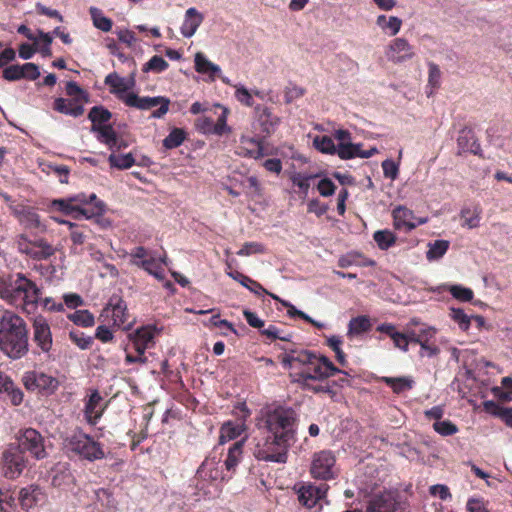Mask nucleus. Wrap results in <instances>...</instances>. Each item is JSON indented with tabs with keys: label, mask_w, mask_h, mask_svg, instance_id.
Returning <instances> with one entry per match:
<instances>
[{
	"label": "nucleus",
	"mask_w": 512,
	"mask_h": 512,
	"mask_svg": "<svg viewBox=\"0 0 512 512\" xmlns=\"http://www.w3.org/2000/svg\"><path fill=\"white\" fill-rule=\"evenodd\" d=\"M281 363L288 369H300L295 374L297 383L324 381L338 373L347 375V372L337 368L328 357L306 349H285Z\"/></svg>",
	"instance_id": "nucleus-1"
},
{
	"label": "nucleus",
	"mask_w": 512,
	"mask_h": 512,
	"mask_svg": "<svg viewBox=\"0 0 512 512\" xmlns=\"http://www.w3.org/2000/svg\"><path fill=\"white\" fill-rule=\"evenodd\" d=\"M41 295V288L24 273L0 276V298L9 305L33 313L38 307Z\"/></svg>",
	"instance_id": "nucleus-2"
},
{
	"label": "nucleus",
	"mask_w": 512,
	"mask_h": 512,
	"mask_svg": "<svg viewBox=\"0 0 512 512\" xmlns=\"http://www.w3.org/2000/svg\"><path fill=\"white\" fill-rule=\"evenodd\" d=\"M109 86L110 93L117 96L126 106L139 110H149L158 105L160 107L151 113L152 118H162L169 110L170 100L163 96L140 97L134 92L126 93L135 86V73H131L128 79L120 77L116 72L108 74L104 79Z\"/></svg>",
	"instance_id": "nucleus-3"
},
{
	"label": "nucleus",
	"mask_w": 512,
	"mask_h": 512,
	"mask_svg": "<svg viewBox=\"0 0 512 512\" xmlns=\"http://www.w3.org/2000/svg\"><path fill=\"white\" fill-rule=\"evenodd\" d=\"M0 351L12 360L21 359L29 351L27 324L13 311H4L0 318Z\"/></svg>",
	"instance_id": "nucleus-4"
},
{
	"label": "nucleus",
	"mask_w": 512,
	"mask_h": 512,
	"mask_svg": "<svg viewBox=\"0 0 512 512\" xmlns=\"http://www.w3.org/2000/svg\"><path fill=\"white\" fill-rule=\"evenodd\" d=\"M105 205L95 193H79L67 198L54 199L48 204L50 212H60L74 219H91L104 213Z\"/></svg>",
	"instance_id": "nucleus-5"
},
{
	"label": "nucleus",
	"mask_w": 512,
	"mask_h": 512,
	"mask_svg": "<svg viewBox=\"0 0 512 512\" xmlns=\"http://www.w3.org/2000/svg\"><path fill=\"white\" fill-rule=\"evenodd\" d=\"M264 422L270 435L292 445L296 442L297 416L293 409L277 407L267 413Z\"/></svg>",
	"instance_id": "nucleus-6"
},
{
	"label": "nucleus",
	"mask_w": 512,
	"mask_h": 512,
	"mask_svg": "<svg viewBox=\"0 0 512 512\" xmlns=\"http://www.w3.org/2000/svg\"><path fill=\"white\" fill-rule=\"evenodd\" d=\"M195 478L196 487L199 490H205L209 484L231 479L222 462V452H218L216 448L213 449L197 469Z\"/></svg>",
	"instance_id": "nucleus-7"
},
{
	"label": "nucleus",
	"mask_w": 512,
	"mask_h": 512,
	"mask_svg": "<svg viewBox=\"0 0 512 512\" xmlns=\"http://www.w3.org/2000/svg\"><path fill=\"white\" fill-rule=\"evenodd\" d=\"M291 446L292 444L288 442H283L275 436L268 435L257 442L253 454L256 459L261 461L286 463Z\"/></svg>",
	"instance_id": "nucleus-8"
},
{
	"label": "nucleus",
	"mask_w": 512,
	"mask_h": 512,
	"mask_svg": "<svg viewBox=\"0 0 512 512\" xmlns=\"http://www.w3.org/2000/svg\"><path fill=\"white\" fill-rule=\"evenodd\" d=\"M65 447L79 455L81 458L95 461L103 459L105 456L102 445L95 441L91 436L79 431L75 432L65 440Z\"/></svg>",
	"instance_id": "nucleus-9"
},
{
	"label": "nucleus",
	"mask_w": 512,
	"mask_h": 512,
	"mask_svg": "<svg viewBox=\"0 0 512 512\" xmlns=\"http://www.w3.org/2000/svg\"><path fill=\"white\" fill-rule=\"evenodd\" d=\"M16 245L21 254L35 261L46 260L55 253L54 247L45 238L34 237L32 239L26 233L17 236Z\"/></svg>",
	"instance_id": "nucleus-10"
},
{
	"label": "nucleus",
	"mask_w": 512,
	"mask_h": 512,
	"mask_svg": "<svg viewBox=\"0 0 512 512\" xmlns=\"http://www.w3.org/2000/svg\"><path fill=\"white\" fill-rule=\"evenodd\" d=\"M99 320L112 327L128 330L131 326L126 302L119 296L113 295L103 308Z\"/></svg>",
	"instance_id": "nucleus-11"
},
{
	"label": "nucleus",
	"mask_w": 512,
	"mask_h": 512,
	"mask_svg": "<svg viewBox=\"0 0 512 512\" xmlns=\"http://www.w3.org/2000/svg\"><path fill=\"white\" fill-rule=\"evenodd\" d=\"M336 457L330 450H322L313 455L310 473L321 480L334 479L337 476Z\"/></svg>",
	"instance_id": "nucleus-12"
},
{
	"label": "nucleus",
	"mask_w": 512,
	"mask_h": 512,
	"mask_svg": "<svg viewBox=\"0 0 512 512\" xmlns=\"http://www.w3.org/2000/svg\"><path fill=\"white\" fill-rule=\"evenodd\" d=\"M27 466L24 453L16 445H9L2 454V473L8 479L18 478Z\"/></svg>",
	"instance_id": "nucleus-13"
},
{
	"label": "nucleus",
	"mask_w": 512,
	"mask_h": 512,
	"mask_svg": "<svg viewBox=\"0 0 512 512\" xmlns=\"http://www.w3.org/2000/svg\"><path fill=\"white\" fill-rule=\"evenodd\" d=\"M365 512H407V504L392 492H380L367 501Z\"/></svg>",
	"instance_id": "nucleus-14"
},
{
	"label": "nucleus",
	"mask_w": 512,
	"mask_h": 512,
	"mask_svg": "<svg viewBox=\"0 0 512 512\" xmlns=\"http://www.w3.org/2000/svg\"><path fill=\"white\" fill-rule=\"evenodd\" d=\"M22 382L27 390L38 391L46 395L53 394L59 386L57 378L35 370L25 372Z\"/></svg>",
	"instance_id": "nucleus-15"
},
{
	"label": "nucleus",
	"mask_w": 512,
	"mask_h": 512,
	"mask_svg": "<svg viewBox=\"0 0 512 512\" xmlns=\"http://www.w3.org/2000/svg\"><path fill=\"white\" fill-rule=\"evenodd\" d=\"M16 447H19L22 453L29 452L37 460L47 455L43 436L33 428H27L21 433Z\"/></svg>",
	"instance_id": "nucleus-16"
},
{
	"label": "nucleus",
	"mask_w": 512,
	"mask_h": 512,
	"mask_svg": "<svg viewBox=\"0 0 512 512\" xmlns=\"http://www.w3.org/2000/svg\"><path fill=\"white\" fill-rule=\"evenodd\" d=\"M215 109L221 110L216 122L209 116H201L196 119L195 127L200 133L221 136L230 132V128L227 125L228 110L219 104L215 105Z\"/></svg>",
	"instance_id": "nucleus-17"
},
{
	"label": "nucleus",
	"mask_w": 512,
	"mask_h": 512,
	"mask_svg": "<svg viewBox=\"0 0 512 512\" xmlns=\"http://www.w3.org/2000/svg\"><path fill=\"white\" fill-rule=\"evenodd\" d=\"M255 114L256 119L253 123V129L257 136L266 138L276 131L280 118L274 115L269 108L257 106Z\"/></svg>",
	"instance_id": "nucleus-18"
},
{
	"label": "nucleus",
	"mask_w": 512,
	"mask_h": 512,
	"mask_svg": "<svg viewBox=\"0 0 512 512\" xmlns=\"http://www.w3.org/2000/svg\"><path fill=\"white\" fill-rule=\"evenodd\" d=\"M33 342L43 354H49L53 348V337L50 325L45 317L39 315L32 323Z\"/></svg>",
	"instance_id": "nucleus-19"
},
{
	"label": "nucleus",
	"mask_w": 512,
	"mask_h": 512,
	"mask_svg": "<svg viewBox=\"0 0 512 512\" xmlns=\"http://www.w3.org/2000/svg\"><path fill=\"white\" fill-rule=\"evenodd\" d=\"M9 208L12 215L19 221L24 229H45V226L41 223L39 214L34 208L14 202L9 205Z\"/></svg>",
	"instance_id": "nucleus-20"
},
{
	"label": "nucleus",
	"mask_w": 512,
	"mask_h": 512,
	"mask_svg": "<svg viewBox=\"0 0 512 512\" xmlns=\"http://www.w3.org/2000/svg\"><path fill=\"white\" fill-rule=\"evenodd\" d=\"M385 55L389 61L398 64L412 59L415 52L413 46L405 38L399 37L390 42Z\"/></svg>",
	"instance_id": "nucleus-21"
},
{
	"label": "nucleus",
	"mask_w": 512,
	"mask_h": 512,
	"mask_svg": "<svg viewBox=\"0 0 512 512\" xmlns=\"http://www.w3.org/2000/svg\"><path fill=\"white\" fill-rule=\"evenodd\" d=\"M328 491L327 484L314 485L306 483L298 489L299 503L309 509L315 507L318 502L326 496Z\"/></svg>",
	"instance_id": "nucleus-22"
},
{
	"label": "nucleus",
	"mask_w": 512,
	"mask_h": 512,
	"mask_svg": "<svg viewBox=\"0 0 512 512\" xmlns=\"http://www.w3.org/2000/svg\"><path fill=\"white\" fill-rule=\"evenodd\" d=\"M131 346L138 354H145V351L154 346L155 328L153 326H142L129 334Z\"/></svg>",
	"instance_id": "nucleus-23"
},
{
	"label": "nucleus",
	"mask_w": 512,
	"mask_h": 512,
	"mask_svg": "<svg viewBox=\"0 0 512 512\" xmlns=\"http://www.w3.org/2000/svg\"><path fill=\"white\" fill-rule=\"evenodd\" d=\"M245 442L246 438H241L234 442L228 449L226 459L224 461L222 460L225 470L231 475V477L235 473L239 463L242 461Z\"/></svg>",
	"instance_id": "nucleus-24"
},
{
	"label": "nucleus",
	"mask_w": 512,
	"mask_h": 512,
	"mask_svg": "<svg viewBox=\"0 0 512 512\" xmlns=\"http://www.w3.org/2000/svg\"><path fill=\"white\" fill-rule=\"evenodd\" d=\"M392 217L394 228L397 230L408 232L416 227V224L413 222L414 214L412 210L404 206L400 205L394 208Z\"/></svg>",
	"instance_id": "nucleus-25"
},
{
	"label": "nucleus",
	"mask_w": 512,
	"mask_h": 512,
	"mask_svg": "<svg viewBox=\"0 0 512 512\" xmlns=\"http://www.w3.org/2000/svg\"><path fill=\"white\" fill-rule=\"evenodd\" d=\"M377 150L372 148L370 150L362 151L361 144H353L351 142L348 143H339L336 148V154L340 159L348 160L356 157L360 158H370L372 157Z\"/></svg>",
	"instance_id": "nucleus-26"
},
{
	"label": "nucleus",
	"mask_w": 512,
	"mask_h": 512,
	"mask_svg": "<svg viewBox=\"0 0 512 512\" xmlns=\"http://www.w3.org/2000/svg\"><path fill=\"white\" fill-rule=\"evenodd\" d=\"M103 398L97 390H94L85 403V418L91 425H95L103 414L101 402Z\"/></svg>",
	"instance_id": "nucleus-27"
},
{
	"label": "nucleus",
	"mask_w": 512,
	"mask_h": 512,
	"mask_svg": "<svg viewBox=\"0 0 512 512\" xmlns=\"http://www.w3.org/2000/svg\"><path fill=\"white\" fill-rule=\"evenodd\" d=\"M204 16L196 8L191 7L186 10L185 18L181 26V34L185 38L192 37L199 26L202 24Z\"/></svg>",
	"instance_id": "nucleus-28"
},
{
	"label": "nucleus",
	"mask_w": 512,
	"mask_h": 512,
	"mask_svg": "<svg viewBox=\"0 0 512 512\" xmlns=\"http://www.w3.org/2000/svg\"><path fill=\"white\" fill-rule=\"evenodd\" d=\"M53 109L61 114L69 115L74 118L80 117L84 113V106L82 103H78V99L58 97L53 102Z\"/></svg>",
	"instance_id": "nucleus-29"
},
{
	"label": "nucleus",
	"mask_w": 512,
	"mask_h": 512,
	"mask_svg": "<svg viewBox=\"0 0 512 512\" xmlns=\"http://www.w3.org/2000/svg\"><path fill=\"white\" fill-rule=\"evenodd\" d=\"M457 145L462 152L481 155V146L472 129L464 128L460 131L457 139Z\"/></svg>",
	"instance_id": "nucleus-30"
},
{
	"label": "nucleus",
	"mask_w": 512,
	"mask_h": 512,
	"mask_svg": "<svg viewBox=\"0 0 512 512\" xmlns=\"http://www.w3.org/2000/svg\"><path fill=\"white\" fill-rule=\"evenodd\" d=\"M229 271H226V274L239 282L242 286L247 288L249 291L254 293L256 296L260 297L264 295V293H268V291L256 280L250 278L249 276L237 271L231 270V265L227 264Z\"/></svg>",
	"instance_id": "nucleus-31"
},
{
	"label": "nucleus",
	"mask_w": 512,
	"mask_h": 512,
	"mask_svg": "<svg viewBox=\"0 0 512 512\" xmlns=\"http://www.w3.org/2000/svg\"><path fill=\"white\" fill-rule=\"evenodd\" d=\"M55 221L59 224L67 225L70 230V238L73 245H83L85 241L89 238V235L92 231L85 225H78L76 223L70 222L68 220L54 218Z\"/></svg>",
	"instance_id": "nucleus-32"
},
{
	"label": "nucleus",
	"mask_w": 512,
	"mask_h": 512,
	"mask_svg": "<svg viewBox=\"0 0 512 512\" xmlns=\"http://www.w3.org/2000/svg\"><path fill=\"white\" fill-rule=\"evenodd\" d=\"M194 63L195 70L200 74L208 75L211 81H214L221 73L220 67L208 60L201 52L196 53Z\"/></svg>",
	"instance_id": "nucleus-33"
},
{
	"label": "nucleus",
	"mask_w": 512,
	"mask_h": 512,
	"mask_svg": "<svg viewBox=\"0 0 512 512\" xmlns=\"http://www.w3.org/2000/svg\"><path fill=\"white\" fill-rule=\"evenodd\" d=\"M43 495L41 488L38 486H28L22 488L19 492V501L23 509L28 510L36 505Z\"/></svg>",
	"instance_id": "nucleus-34"
},
{
	"label": "nucleus",
	"mask_w": 512,
	"mask_h": 512,
	"mask_svg": "<svg viewBox=\"0 0 512 512\" xmlns=\"http://www.w3.org/2000/svg\"><path fill=\"white\" fill-rule=\"evenodd\" d=\"M483 410L499 417L509 427L512 424V407H502L493 400H487L483 402Z\"/></svg>",
	"instance_id": "nucleus-35"
},
{
	"label": "nucleus",
	"mask_w": 512,
	"mask_h": 512,
	"mask_svg": "<svg viewBox=\"0 0 512 512\" xmlns=\"http://www.w3.org/2000/svg\"><path fill=\"white\" fill-rule=\"evenodd\" d=\"M482 209L479 205L465 207L460 212L462 226L473 229L479 226L481 219Z\"/></svg>",
	"instance_id": "nucleus-36"
},
{
	"label": "nucleus",
	"mask_w": 512,
	"mask_h": 512,
	"mask_svg": "<svg viewBox=\"0 0 512 512\" xmlns=\"http://www.w3.org/2000/svg\"><path fill=\"white\" fill-rule=\"evenodd\" d=\"M244 429L245 427L243 423H234L232 421L224 423L220 429V444L238 438L244 432Z\"/></svg>",
	"instance_id": "nucleus-37"
},
{
	"label": "nucleus",
	"mask_w": 512,
	"mask_h": 512,
	"mask_svg": "<svg viewBox=\"0 0 512 512\" xmlns=\"http://www.w3.org/2000/svg\"><path fill=\"white\" fill-rule=\"evenodd\" d=\"M91 131L98 133V140L109 148H114L117 145V134L110 124L100 127L91 126Z\"/></svg>",
	"instance_id": "nucleus-38"
},
{
	"label": "nucleus",
	"mask_w": 512,
	"mask_h": 512,
	"mask_svg": "<svg viewBox=\"0 0 512 512\" xmlns=\"http://www.w3.org/2000/svg\"><path fill=\"white\" fill-rule=\"evenodd\" d=\"M376 24L390 36H395L401 29L402 20L396 16L387 18L385 15H379Z\"/></svg>",
	"instance_id": "nucleus-39"
},
{
	"label": "nucleus",
	"mask_w": 512,
	"mask_h": 512,
	"mask_svg": "<svg viewBox=\"0 0 512 512\" xmlns=\"http://www.w3.org/2000/svg\"><path fill=\"white\" fill-rule=\"evenodd\" d=\"M112 118V113L103 106H94L90 109L88 119L92 122V126L100 127L107 125L106 123Z\"/></svg>",
	"instance_id": "nucleus-40"
},
{
	"label": "nucleus",
	"mask_w": 512,
	"mask_h": 512,
	"mask_svg": "<svg viewBox=\"0 0 512 512\" xmlns=\"http://www.w3.org/2000/svg\"><path fill=\"white\" fill-rule=\"evenodd\" d=\"M382 381L396 394L412 389L414 383L413 380L408 377H383Z\"/></svg>",
	"instance_id": "nucleus-41"
},
{
	"label": "nucleus",
	"mask_w": 512,
	"mask_h": 512,
	"mask_svg": "<svg viewBox=\"0 0 512 512\" xmlns=\"http://www.w3.org/2000/svg\"><path fill=\"white\" fill-rule=\"evenodd\" d=\"M89 13L91 15L93 25L97 29L103 32H109L112 29L113 21L110 18L106 17L100 9L96 7H91L89 9Z\"/></svg>",
	"instance_id": "nucleus-42"
},
{
	"label": "nucleus",
	"mask_w": 512,
	"mask_h": 512,
	"mask_svg": "<svg viewBox=\"0 0 512 512\" xmlns=\"http://www.w3.org/2000/svg\"><path fill=\"white\" fill-rule=\"evenodd\" d=\"M67 317L77 326L92 327L95 324L94 315L89 310H76Z\"/></svg>",
	"instance_id": "nucleus-43"
},
{
	"label": "nucleus",
	"mask_w": 512,
	"mask_h": 512,
	"mask_svg": "<svg viewBox=\"0 0 512 512\" xmlns=\"http://www.w3.org/2000/svg\"><path fill=\"white\" fill-rule=\"evenodd\" d=\"M187 137V133L182 128H173L168 136L163 140V146L166 149H174L182 145Z\"/></svg>",
	"instance_id": "nucleus-44"
},
{
	"label": "nucleus",
	"mask_w": 512,
	"mask_h": 512,
	"mask_svg": "<svg viewBox=\"0 0 512 512\" xmlns=\"http://www.w3.org/2000/svg\"><path fill=\"white\" fill-rule=\"evenodd\" d=\"M371 327L370 320L366 316L352 318L348 325V335H359L369 331Z\"/></svg>",
	"instance_id": "nucleus-45"
},
{
	"label": "nucleus",
	"mask_w": 512,
	"mask_h": 512,
	"mask_svg": "<svg viewBox=\"0 0 512 512\" xmlns=\"http://www.w3.org/2000/svg\"><path fill=\"white\" fill-rule=\"evenodd\" d=\"M426 257L428 260H438L444 256L449 248V241L447 240H436L433 243H429Z\"/></svg>",
	"instance_id": "nucleus-46"
},
{
	"label": "nucleus",
	"mask_w": 512,
	"mask_h": 512,
	"mask_svg": "<svg viewBox=\"0 0 512 512\" xmlns=\"http://www.w3.org/2000/svg\"><path fill=\"white\" fill-rule=\"evenodd\" d=\"M374 241L381 250H387L396 242V236L389 230H378L373 235Z\"/></svg>",
	"instance_id": "nucleus-47"
},
{
	"label": "nucleus",
	"mask_w": 512,
	"mask_h": 512,
	"mask_svg": "<svg viewBox=\"0 0 512 512\" xmlns=\"http://www.w3.org/2000/svg\"><path fill=\"white\" fill-rule=\"evenodd\" d=\"M241 143L244 145L246 149L245 156H249L254 159L261 158L263 153V146L261 142L255 138H242Z\"/></svg>",
	"instance_id": "nucleus-48"
},
{
	"label": "nucleus",
	"mask_w": 512,
	"mask_h": 512,
	"mask_svg": "<svg viewBox=\"0 0 512 512\" xmlns=\"http://www.w3.org/2000/svg\"><path fill=\"white\" fill-rule=\"evenodd\" d=\"M444 288L458 301L469 302L473 299L474 292L472 289L462 285H446Z\"/></svg>",
	"instance_id": "nucleus-49"
},
{
	"label": "nucleus",
	"mask_w": 512,
	"mask_h": 512,
	"mask_svg": "<svg viewBox=\"0 0 512 512\" xmlns=\"http://www.w3.org/2000/svg\"><path fill=\"white\" fill-rule=\"evenodd\" d=\"M428 67V87H430L431 90L427 92V95L431 96L441 85L442 73L439 66L433 62H430Z\"/></svg>",
	"instance_id": "nucleus-50"
},
{
	"label": "nucleus",
	"mask_w": 512,
	"mask_h": 512,
	"mask_svg": "<svg viewBox=\"0 0 512 512\" xmlns=\"http://www.w3.org/2000/svg\"><path fill=\"white\" fill-rule=\"evenodd\" d=\"M313 145L318 151L322 153L330 155L336 154L337 146L334 144V141L330 136H316L313 140Z\"/></svg>",
	"instance_id": "nucleus-51"
},
{
	"label": "nucleus",
	"mask_w": 512,
	"mask_h": 512,
	"mask_svg": "<svg viewBox=\"0 0 512 512\" xmlns=\"http://www.w3.org/2000/svg\"><path fill=\"white\" fill-rule=\"evenodd\" d=\"M108 161H109L111 167H115V168H118L121 170L128 169V168L132 167L135 163V159L131 153L120 154V155H116V154L112 153L109 156Z\"/></svg>",
	"instance_id": "nucleus-52"
},
{
	"label": "nucleus",
	"mask_w": 512,
	"mask_h": 512,
	"mask_svg": "<svg viewBox=\"0 0 512 512\" xmlns=\"http://www.w3.org/2000/svg\"><path fill=\"white\" fill-rule=\"evenodd\" d=\"M260 334L270 341L279 339L281 341L290 342L292 339V334L285 333L275 325H269L267 328L261 329Z\"/></svg>",
	"instance_id": "nucleus-53"
},
{
	"label": "nucleus",
	"mask_w": 512,
	"mask_h": 512,
	"mask_svg": "<svg viewBox=\"0 0 512 512\" xmlns=\"http://www.w3.org/2000/svg\"><path fill=\"white\" fill-rule=\"evenodd\" d=\"M314 177V175H305L301 172H294L290 176V180L294 186L299 188L303 196L306 197L310 188V180Z\"/></svg>",
	"instance_id": "nucleus-54"
},
{
	"label": "nucleus",
	"mask_w": 512,
	"mask_h": 512,
	"mask_svg": "<svg viewBox=\"0 0 512 512\" xmlns=\"http://www.w3.org/2000/svg\"><path fill=\"white\" fill-rule=\"evenodd\" d=\"M450 318L458 324L462 331H468L471 324V317H469L461 308H450Z\"/></svg>",
	"instance_id": "nucleus-55"
},
{
	"label": "nucleus",
	"mask_w": 512,
	"mask_h": 512,
	"mask_svg": "<svg viewBox=\"0 0 512 512\" xmlns=\"http://www.w3.org/2000/svg\"><path fill=\"white\" fill-rule=\"evenodd\" d=\"M65 91L68 96L72 97L71 99H78V103L83 104L88 101V93L74 81L66 83Z\"/></svg>",
	"instance_id": "nucleus-56"
},
{
	"label": "nucleus",
	"mask_w": 512,
	"mask_h": 512,
	"mask_svg": "<svg viewBox=\"0 0 512 512\" xmlns=\"http://www.w3.org/2000/svg\"><path fill=\"white\" fill-rule=\"evenodd\" d=\"M69 338L77 347L82 350L89 349L93 343V338L91 336H86L79 330L70 331Z\"/></svg>",
	"instance_id": "nucleus-57"
},
{
	"label": "nucleus",
	"mask_w": 512,
	"mask_h": 512,
	"mask_svg": "<svg viewBox=\"0 0 512 512\" xmlns=\"http://www.w3.org/2000/svg\"><path fill=\"white\" fill-rule=\"evenodd\" d=\"M134 265L141 267L159 280L164 279L163 270L157 265L153 258H150L149 260H142L141 262L134 261Z\"/></svg>",
	"instance_id": "nucleus-58"
},
{
	"label": "nucleus",
	"mask_w": 512,
	"mask_h": 512,
	"mask_svg": "<svg viewBox=\"0 0 512 512\" xmlns=\"http://www.w3.org/2000/svg\"><path fill=\"white\" fill-rule=\"evenodd\" d=\"M168 62L161 56L154 55L151 59L144 65L143 71H152L155 73H161L168 68Z\"/></svg>",
	"instance_id": "nucleus-59"
},
{
	"label": "nucleus",
	"mask_w": 512,
	"mask_h": 512,
	"mask_svg": "<svg viewBox=\"0 0 512 512\" xmlns=\"http://www.w3.org/2000/svg\"><path fill=\"white\" fill-rule=\"evenodd\" d=\"M433 428L442 436H451L458 432V427L450 420L436 421Z\"/></svg>",
	"instance_id": "nucleus-60"
},
{
	"label": "nucleus",
	"mask_w": 512,
	"mask_h": 512,
	"mask_svg": "<svg viewBox=\"0 0 512 512\" xmlns=\"http://www.w3.org/2000/svg\"><path fill=\"white\" fill-rule=\"evenodd\" d=\"M2 76L7 81H17L24 77L23 65H10L2 71Z\"/></svg>",
	"instance_id": "nucleus-61"
},
{
	"label": "nucleus",
	"mask_w": 512,
	"mask_h": 512,
	"mask_svg": "<svg viewBox=\"0 0 512 512\" xmlns=\"http://www.w3.org/2000/svg\"><path fill=\"white\" fill-rule=\"evenodd\" d=\"M7 394L8 399L14 406H18L23 401V392L22 390L17 387L13 381H11V387H7V390L5 392Z\"/></svg>",
	"instance_id": "nucleus-62"
},
{
	"label": "nucleus",
	"mask_w": 512,
	"mask_h": 512,
	"mask_svg": "<svg viewBox=\"0 0 512 512\" xmlns=\"http://www.w3.org/2000/svg\"><path fill=\"white\" fill-rule=\"evenodd\" d=\"M383 174L386 178L395 180L399 174V166L391 159H386L382 162Z\"/></svg>",
	"instance_id": "nucleus-63"
},
{
	"label": "nucleus",
	"mask_w": 512,
	"mask_h": 512,
	"mask_svg": "<svg viewBox=\"0 0 512 512\" xmlns=\"http://www.w3.org/2000/svg\"><path fill=\"white\" fill-rule=\"evenodd\" d=\"M317 189L321 196L329 197L335 193L336 185L329 178H323L319 181Z\"/></svg>",
	"instance_id": "nucleus-64"
}]
</instances>
